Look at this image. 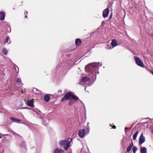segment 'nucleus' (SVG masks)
<instances>
[{"label": "nucleus", "instance_id": "obj_4", "mask_svg": "<svg viewBox=\"0 0 153 153\" xmlns=\"http://www.w3.org/2000/svg\"><path fill=\"white\" fill-rule=\"evenodd\" d=\"M134 59L135 60L136 64L138 66L143 68V64L140 59L137 57L134 56Z\"/></svg>", "mask_w": 153, "mask_h": 153}, {"label": "nucleus", "instance_id": "obj_21", "mask_svg": "<svg viewBox=\"0 0 153 153\" xmlns=\"http://www.w3.org/2000/svg\"><path fill=\"white\" fill-rule=\"evenodd\" d=\"M2 52L5 55H6L7 54L8 52L7 49L5 48H4L3 49Z\"/></svg>", "mask_w": 153, "mask_h": 153}, {"label": "nucleus", "instance_id": "obj_51", "mask_svg": "<svg viewBox=\"0 0 153 153\" xmlns=\"http://www.w3.org/2000/svg\"><path fill=\"white\" fill-rule=\"evenodd\" d=\"M85 90H86V87H85Z\"/></svg>", "mask_w": 153, "mask_h": 153}, {"label": "nucleus", "instance_id": "obj_34", "mask_svg": "<svg viewBox=\"0 0 153 153\" xmlns=\"http://www.w3.org/2000/svg\"><path fill=\"white\" fill-rule=\"evenodd\" d=\"M71 55L69 54H68L66 55V56L67 57H69Z\"/></svg>", "mask_w": 153, "mask_h": 153}, {"label": "nucleus", "instance_id": "obj_46", "mask_svg": "<svg viewBox=\"0 0 153 153\" xmlns=\"http://www.w3.org/2000/svg\"><path fill=\"white\" fill-rule=\"evenodd\" d=\"M146 122H144V124H145V123H146Z\"/></svg>", "mask_w": 153, "mask_h": 153}, {"label": "nucleus", "instance_id": "obj_53", "mask_svg": "<svg viewBox=\"0 0 153 153\" xmlns=\"http://www.w3.org/2000/svg\"><path fill=\"white\" fill-rule=\"evenodd\" d=\"M6 135V136H8V135L7 134Z\"/></svg>", "mask_w": 153, "mask_h": 153}, {"label": "nucleus", "instance_id": "obj_40", "mask_svg": "<svg viewBox=\"0 0 153 153\" xmlns=\"http://www.w3.org/2000/svg\"><path fill=\"white\" fill-rule=\"evenodd\" d=\"M89 123L88 122L87 124V126H89Z\"/></svg>", "mask_w": 153, "mask_h": 153}, {"label": "nucleus", "instance_id": "obj_56", "mask_svg": "<svg viewBox=\"0 0 153 153\" xmlns=\"http://www.w3.org/2000/svg\"><path fill=\"white\" fill-rule=\"evenodd\" d=\"M140 29H141V28H140ZM140 30L141 31V30Z\"/></svg>", "mask_w": 153, "mask_h": 153}, {"label": "nucleus", "instance_id": "obj_16", "mask_svg": "<svg viewBox=\"0 0 153 153\" xmlns=\"http://www.w3.org/2000/svg\"><path fill=\"white\" fill-rule=\"evenodd\" d=\"M71 97L72 99L76 100H77L79 99L78 97L74 95L71 94Z\"/></svg>", "mask_w": 153, "mask_h": 153}, {"label": "nucleus", "instance_id": "obj_28", "mask_svg": "<svg viewBox=\"0 0 153 153\" xmlns=\"http://www.w3.org/2000/svg\"><path fill=\"white\" fill-rule=\"evenodd\" d=\"M87 130L89 132L90 130V128L89 126H87Z\"/></svg>", "mask_w": 153, "mask_h": 153}, {"label": "nucleus", "instance_id": "obj_45", "mask_svg": "<svg viewBox=\"0 0 153 153\" xmlns=\"http://www.w3.org/2000/svg\"><path fill=\"white\" fill-rule=\"evenodd\" d=\"M27 17V16L26 15L25 16V18H26Z\"/></svg>", "mask_w": 153, "mask_h": 153}, {"label": "nucleus", "instance_id": "obj_55", "mask_svg": "<svg viewBox=\"0 0 153 153\" xmlns=\"http://www.w3.org/2000/svg\"><path fill=\"white\" fill-rule=\"evenodd\" d=\"M30 126H29V127L30 128Z\"/></svg>", "mask_w": 153, "mask_h": 153}, {"label": "nucleus", "instance_id": "obj_42", "mask_svg": "<svg viewBox=\"0 0 153 153\" xmlns=\"http://www.w3.org/2000/svg\"><path fill=\"white\" fill-rule=\"evenodd\" d=\"M149 119V118H144V120H146V119ZM144 121H145L144 120Z\"/></svg>", "mask_w": 153, "mask_h": 153}, {"label": "nucleus", "instance_id": "obj_35", "mask_svg": "<svg viewBox=\"0 0 153 153\" xmlns=\"http://www.w3.org/2000/svg\"><path fill=\"white\" fill-rule=\"evenodd\" d=\"M129 146H131V147H132V146H133V142L132 143V144L131 145H130Z\"/></svg>", "mask_w": 153, "mask_h": 153}, {"label": "nucleus", "instance_id": "obj_52", "mask_svg": "<svg viewBox=\"0 0 153 153\" xmlns=\"http://www.w3.org/2000/svg\"><path fill=\"white\" fill-rule=\"evenodd\" d=\"M1 138V137L0 136V139Z\"/></svg>", "mask_w": 153, "mask_h": 153}, {"label": "nucleus", "instance_id": "obj_19", "mask_svg": "<svg viewBox=\"0 0 153 153\" xmlns=\"http://www.w3.org/2000/svg\"><path fill=\"white\" fill-rule=\"evenodd\" d=\"M8 27L7 28V31L9 33H10L11 31V27L10 25H8Z\"/></svg>", "mask_w": 153, "mask_h": 153}, {"label": "nucleus", "instance_id": "obj_15", "mask_svg": "<svg viewBox=\"0 0 153 153\" xmlns=\"http://www.w3.org/2000/svg\"><path fill=\"white\" fill-rule=\"evenodd\" d=\"M138 131H136L135 132V134H134V135H133V137L134 140H136V139L137 138V135L138 134Z\"/></svg>", "mask_w": 153, "mask_h": 153}, {"label": "nucleus", "instance_id": "obj_30", "mask_svg": "<svg viewBox=\"0 0 153 153\" xmlns=\"http://www.w3.org/2000/svg\"><path fill=\"white\" fill-rule=\"evenodd\" d=\"M58 93H59V94H60L61 93H62V92H61V90H59L58 91Z\"/></svg>", "mask_w": 153, "mask_h": 153}, {"label": "nucleus", "instance_id": "obj_1", "mask_svg": "<svg viewBox=\"0 0 153 153\" xmlns=\"http://www.w3.org/2000/svg\"><path fill=\"white\" fill-rule=\"evenodd\" d=\"M99 65H100V67L102 66V64H100L99 63L97 62L90 63L86 66L85 68V70L89 73V78L87 77H83L82 78L81 81L84 82L90 79L93 82H94L96 79L97 73L99 74V72L98 71Z\"/></svg>", "mask_w": 153, "mask_h": 153}, {"label": "nucleus", "instance_id": "obj_20", "mask_svg": "<svg viewBox=\"0 0 153 153\" xmlns=\"http://www.w3.org/2000/svg\"><path fill=\"white\" fill-rule=\"evenodd\" d=\"M137 150V148L136 146H134L132 149V151L133 153H135Z\"/></svg>", "mask_w": 153, "mask_h": 153}, {"label": "nucleus", "instance_id": "obj_2", "mask_svg": "<svg viewBox=\"0 0 153 153\" xmlns=\"http://www.w3.org/2000/svg\"><path fill=\"white\" fill-rule=\"evenodd\" d=\"M72 141V139L70 138H67L66 139L62 140L59 142L60 146H63L65 150H67L70 146V144Z\"/></svg>", "mask_w": 153, "mask_h": 153}, {"label": "nucleus", "instance_id": "obj_36", "mask_svg": "<svg viewBox=\"0 0 153 153\" xmlns=\"http://www.w3.org/2000/svg\"><path fill=\"white\" fill-rule=\"evenodd\" d=\"M35 89L36 90V91H37V92H38V91H39L38 89H36V88H35Z\"/></svg>", "mask_w": 153, "mask_h": 153}, {"label": "nucleus", "instance_id": "obj_50", "mask_svg": "<svg viewBox=\"0 0 153 153\" xmlns=\"http://www.w3.org/2000/svg\"><path fill=\"white\" fill-rule=\"evenodd\" d=\"M144 68H145L146 69L147 68V67L145 66L144 65Z\"/></svg>", "mask_w": 153, "mask_h": 153}, {"label": "nucleus", "instance_id": "obj_3", "mask_svg": "<svg viewBox=\"0 0 153 153\" xmlns=\"http://www.w3.org/2000/svg\"><path fill=\"white\" fill-rule=\"evenodd\" d=\"M143 143V133H142L139 139V144L141 145L140 152L141 153H143V147H142L141 144Z\"/></svg>", "mask_w": 153, "mask_h": 153}, {"label": "nucleus", "instance_id": "obj_17", "mask_svg": "<svg viewBox=\"0 0 153 153\" xmlns=\"http://www.w3.org/2000/svg\"><path fill=\"white\" fill-rule=\"evenodd\" d=\"M16 82L19 83V84H18L17 85H19L22 86L21 85L22 84V82L21 81V79L19 78H17L16 80Z\"/></svg>", "mask_w": 153, "mask_h": 153}, {"label": "nucleus", "instance_id": "obj_25", "mask_svg": "<svg viewBox=\"0 0 153 153\" xmlns=\"http://www.w3.org/2000/svg\"><path fill=\"white\" fill-rule=\"evenodd\" d=\"M73 103L74 102L70 100L69 102V104L70 105H72L73 104Z\"/></svg>", "mask_w": 153, "mask_h": 153}, {"label": "nucleus", "instance_id": "obj_8", "mask_svg": "<svg viewBox=\"0 0 153 153\" xmlns=\"http://www.w3.org/2000/svg\"><path fill=\"white\" fill-rule=\"evenodd\" d=\"M27 105L31 107H34L33 101V100H29L27 101L26 102Z\"/></svg>", "mask_w": 153, "mask_h": 153}, {"label": "nucleus", "instance_id": "obj_33", "mask_svg": "<svg viewBox=\"0 0 153 153\" xmlns=\"http://www.w3.org/2000/svg\"><path fill=\"white\" fill-rule=\"evenodd\" d=\"M24 108L25 109H30V108H28V107H25Z\"/></svg>", "mask_w": 153, "mask_h": 153}, {"label": "nucleus", "instance_id": "obj_26", "mask_svg": "<svg viewBox=\"0 0 153 153\" xmlns=\"http://www.w3.org/2000/svg\"><path fill=\"white\" fill-rule=\"evenodd\" d=\"M144 153H147L146 148L144 147Z\"/></svg>", "mask_w": 153, "mask_h": 153}, {"label": "nucleus", "instance_id": "obj_29", "mask_svg": "<svg viewBox=\"0 0 153 153\" xmlns=\"http://www.w3.org/2000/svg\"><path fill=\"white\" fill-rule=\"evenodd\" d=\"M105 24V22L104 21H102V24H101L102 25H104Z\"/></svg>", "mask_w": 153, "mask_h": 153}, {"label": "nucleus", "instance_id": "obj_13", "mask_svg": "<svg viewBox=\"0 0 153 153\" xmlns=\"http://www.w3.org/2000/svg\"><path fill=\"white\" fill-rule=\"evenodd\" d=\"M64 152V150L59 149H56L54 150L53 153H63Z\"/></svg>", "mask_w": 153, "mask_h": 153}, {"label": "nucleus", "instance_id": "obj_39", "mask_svg": "<svg viewBox=\"0 0 153 153\" xmlns=\"http://www.w3.org/2000/svg\"><path fill=\"white\" fill-rule=\"evenodd\" d=\"M151 36L152 38H153V32L152 33Z\"/></svg>", "mask_w": 153, "mask_h": 153}, {"label": "nucleus", "instance_id": "obj_11", "mask_svg": "<svg viewBox=\"0 0 153 153\" xmlns=\"http://www.w3.org/2000/svg\"><path fill=\"white\" fill-rule=\"evenodd\" d=\"M81 43V40L77 38L75 41V43L76 46H79Z\"/></svg>", "mask_w": 153, "mask_h": 153}, {"label": "nucleus", "instance_id": "obj_37", "mask_svg": "<svg viewBox=\"0 0 153 153\" xmlns=\"http://www.w3.org/2000/svg\"><path fill=\"white\" fill-rule=\"evenodd\" d=\"M149 71H150L151 72V73H152V75H153V71L152 70Z\"/></svg>", "mask_w": 153, "mask_h": 153}, {"label": "nucleus", "instance_id": "obj_10", "mask_svg": "<svg viewBox=\"0 0 153 153\" xmlns=\"http://www.w3.org/2000/svg\"><path fill=\"white\" fill-rule=\"evenodd\" d=\"M5 16V13L3 11L0 12V20L2 21L4 20Z\"/></svg>", "mask_w": 153, "mask_h": 153}, {"label": "nucleus", "instance_id": "obj_7", "mask_svg": "<svg viewBox=\"0 0 153 153\" xmlns=\"http://www.w3.org/2000/svg\"><path fill=\"white\" fill-rule=\"evenodd\" d=\"M109 12V10L108 8H107L105 9L102 12V16L103 18H105L108 17Z\"/></svg>", "mask_w": 153, "mask_h": 153}, {"label": "nucleus", "instance_id": "obj_48", "mask_svg": "<svg viewBox=\"0 0 153 153\" xmlns=\"http://www.w3.org/2000/svg\"><path fill=\"white\" fill-rule=\"evenodd\" d=\"M16 66V67L17 68H18V71L19 70L18 68L17 67V66Z\"/></svg>", "mask_w": 153, "mask_h": 153}, {"label": "nucleus", "instance_id": "obj_24", "mask_svg": "<svg viewBox=\"0 0 153 153\" xmlns=\"http://www.w3.org/2000/svg\"><path fill=\"white\" fill-rule=\"evenodd\" d=\"M25 88L24 89H21V92L22 94H23L24 93V92H25Z\"/></svg>", "mask_w": 153, "mask_h": 153}, {"label": "nucleus", "instance_id": "obj_31", "mask_svg": "<svg viewBox=\"0 0 153 153\" xmlns=\"http://www.w3.org/2000/svg\"><path fill=\"white\" fill-rule=\"evenodd\" d=\"M112 127L114 129H115L116 128V126L114 125L113 126H112Z\"/></svg>", "mask_w": 153, "mask_h": 153}, {"label": "nucleus", "instance_id": "obj_23", "mask_svg": "<svg viewBox=\"0 0 153 153\" xmlns=\"http://www.w3.org/2000/svg\"><path fill=\"white\" fill-rule=\"evenodd\" d=\"M106 48H107V49H111L112 48H111V46L108 45H107Z\"/></svg>", "mask_w": 153, "mask_h": 153}, {"label": "nucleus", "instance_id": "obj_12", "mask_svg": "<svg viewBox=\"0 0 153 153\" xmlns=\"http://www.w3.org/2000/svg\"><path fill=\"white\" fill-rule=\"evenodd\" d=\"M111 45L113 46V48L117 46V41L115 39H112Z\"/></svg>", "mask_w": 153, "mask_h": 153}, {"label": "nucleus", "instance_id": "obj_5", "mask_svg": "<svg viewBox=\"0 0 153 153\" xmlns=\"http://www.w3.org/2000/svg\"><path fill=\"white\" fill-rule=\"evenodd\" d=\"M71 92L69 93L67 92L65 94L64 97L61 99V101H62L65 100H68L70 99V97H71Z\"/></svg>", "mask_w": 153, "mask_h": 153}, {"label": "nucleus", "instance_id": "obj_38", "mask_svg": "<svg viewBox=\"0 0 153 153\" xmlns=\"http://www.w3.org/2000/svg\"><path fill=\"white\" fill-rule=\"evenodd\" d=\"M125 130H127L128 129V128L127 127H125Z\"/></svg>", "mask_w": 153, "mask_h": 153}, {"label": "nucleus", "instance_id": "obj_43", "mask_svg": "<svg viewBox=\"0 0 153 153\" xmlns=\"http://www.w3.org/2000/svg\"><path fill=\"white\" fill-rule=\"evenodd\" d=\"M149 53V51H147V53H147V54H148V53Z\"/></svg>", "mask_w": 153, "mask_h": 153}, {"label": "nucleus", "instance_id": "obj_18", "mask_svg": "<svg viewBox=\"0 0 153 153\" xmlns=\"http://www.w3.org/2000/svg\"><path fill=\"white\" fill-rule=\"evenodd\" d=\"M20 146L21 147H24L25 148H26L25 146V142H23L21 144H20Z\"/></svg>", "mask_w": 153, "mask_h": 153}, {"label": "nucleus", "instance_id": "obj_27", "mask_svg": "<svg viewBox=\"0 0 153 153\" xmlns=\"http://www.w3.org/2000/svg\"><path fill=\"white\" fill-rule=\"evenodd\" d=\"M9 39V37H7L6 38V39L5 41V42H7V43H8V40Z\"/></svg>", "mask_w": 153, "mask_h": 153}, {"label": "nucleus", "instance_id": "obj_14", "mask_svg": "<svg viewBox=\"0 0 153 153\" xmlns=\"http://www.w3.org/2000/svg\"><path fill=\"white\" fill-rule=\"evenodd\" d=\"M50 99V97L48 94H46L44 96V100L46 102H48Z\"/></svg>", "mask_w": 153, "mask_h": 153}, {"label": "nucleus", "instance_id": "obj_22", "mask_svg": "<svg viewBox=\"0 0 153 153\" xmlns=\"http://www.w3.org/2000/svg\"><path fill=\"white\" fill-rule=\"evenodd\" d=\"M132 147L131 146H129L127 148V152H130L131 149Z\"/></svg>", "mask_w": 153, "mask_h": 153}, {"label": "nucleus", "instance_id": "obj_49", "mask_svg": "<svg viewBox=\"0 0 153 153\" xmlns=\"http://www.w3.org/2000/svg\"><path fill=\"white\" fill-rule=\"evenodd\" d=\"M144 142L145 141V137H144Z\"/></svg>", "mask_w": 153, "mask_h": 153}, {"label": "nucleus", "instance_id": "obj_32", "mask_svg": "<svg viewBox=\"0 0 153 153\" xmlns=\"http://www.w3.org/2000/svg\"><path fill=\"white\" fill-rule=\"evenodd\" d=\"M151 132L153 133V126L151 128Z\"/></svg>", "mask_w": 153, "mask_h": 153}, {"label": "nucleus", "instance_id": "obj_9", "mask_svg": "<svg viewBox=\"0 0 153 153\" xmlns=\"http://www.w3.org/2000/svg\"><path fill=\"white\" fill-rule=\"evenodd\" d=\"M10 119L11 120L15 122L19 123V122L21 121V120L19 119L16 118L14 117H10Z\"/></svg>", "mask_w": 153, "mask_h": 153}, {"label": "nucleus", "instance_id": "obj_41", "mask_svg": "<svg viewBox=\"0 0 153 153\" xmlns=\"http://www.w3.org/2000/svg\"><path fill=\"white\" fill-rule=\"evenodd\" d=\"M111 17H112V15H111L110 16V17H109V19H111Z\"/></svg>", "mask_w": 153, "mask_h": 153}, {"label": "nucleus", "instance_id": "obj_54", "mask_svg": "<svg viewBox=\"0 0 153 153\" xmlns=\"http://www.w3.org/2000/svg\"><path fill=\"white\" fill-rule=\"evenodd\" d=\"M68 64H70V63L69 62H68Z\"/></svg>", "mask_w": 153, "mask_h": 153}, {"label": "nucleus", "instance_id": "obj_6", "mask_svg": "<svg viewBox=\"0 0 153 153\" xmlns=\"http://www.w3.org/2000/svg\"><path fill=\"white\" fill-rule=\"evenodd\" d=\"M78 135L81 138H83L85 135V130L84 129L80 130L78 132Z\"/></svg>", "mask_w": 153, "mask_h": 153}, {"label": "nucleus", "instance_id": "obj_47", "mask_svg": "<svg viewBox=\"0 0 153 153\" xmlns=\"http://www.w3.org/2000/svg\"><path fill=\"white\" fill-rule=\"evenodd\" d=\"M13 133H12L13 134H14V133L15 134L16 133L15 132H13Z\"/></svg>", "mask_w": 153, "mask_h": 153}, {"label": "nucleus", "instance_id": "obj_44", "mask_svg": "<svg viewBox=\"0 0 153 153\" xmlns=\"http://www.w3.org/2000/svg\"><path fill=\"white\" fill-rule=\"evenodd\" d=\"M27 13H28V12H27V11H26V14H27ZM24 14H25V13Z\"/></svg>", "mask_w": 153, "mask_h": 153}]
</instances>
